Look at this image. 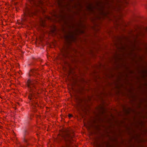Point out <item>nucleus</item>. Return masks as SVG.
Returning <instances> with one entry per match:
<instances>
[{
  "instance_id": "obj_1",
  "label": "nucleus",
  "mask_w": 147,
  "mask_h": 147,
  "mask_svg": "<svg viewBox=\"0 0 147 147\" xmlns=\"http://www.w3.org/2000/svg\"><path fill=\"white\" fill-rule=\"evenodd\" d=\"M32 84L31 81L30 80H28L27 81V84L28 86L30 88H31V84Z\"/></svg>"
},
{
  "instance_id": "obj_2",
  "label": "nucleus",
  "mask_w": 147,
  "mask_h": 147,
  "mask_svg": "<svg viewBox=\"0 0 147 147\" xmlns=\"http://www.w3.org/2000/svg\"><path fill=\"white\" fill-rule=\"evenodd\" d=\"M129 0H121V2L123 3V4H127L128 3Z\"/></svg>"
},
{
  "instance_id": "obj_3",
  "label": "nucleus",
  "mask_w": 147,
  "mask_h": 147,
  "mask_svg": "<svg viewBox=\"0 0 147 147\" xmlns=\"http://www.w3.org/2000/svg\"><path fill=\"white\" fill-rule=\"evenodd\" d=\"M31 96H32V95L31 94H30L28 96V98L30 100H31L32 99Z\"/></svg>"
},
{
  "instance_id": "obj_4",
  "label": "nucleus",
  "mask_w": 147,
  "mask_h": 147,
  "mask_svg": "<svg viewBox=\"0 0 147 147\" xmlns=\"http://www.w3.org/2000/svg\"><path fill=\"white\" fill-rule=\"evenodd\" d=\"M68 116L69 117H72V116L71 114H69L68 115Z\"/></svg>"
}]
</instances>
